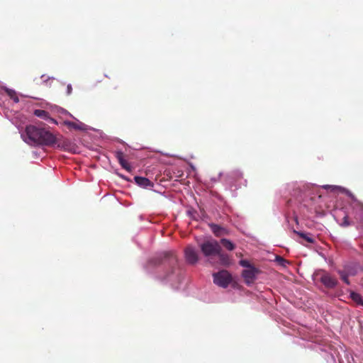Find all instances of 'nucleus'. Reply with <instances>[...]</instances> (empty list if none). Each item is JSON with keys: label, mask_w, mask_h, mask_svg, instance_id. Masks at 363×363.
<instances>
[{"label": "nucleus", "mask_w": 363, "mask_h": 363, "mask_svg": "<svg viewBox=\"0 0 363 363\" xmlns=\"http://www.w3.org/2000/svg\"><path fill=\"white\" fill-rule=\"evenodd\" d=\"M338 274L342 281L347 284H350L349 277L354 276L355 272L349 268H345L344 270H339Z\"/></svg>", "instance_id": "11"}, {"label": "nucleus", "mask_w": 363, "mask_h": 363, "mask_svg": "<svg viewBox=\"0 0 363 363\" xmlns=\"http://www.w3.org/2000/svg\"><path fill=\"white\" fill-rule=\"evenodd\" d=\"M276 260L279 262V264H280L281 265H284V264L286 263V260L282 258L281 257H279V256H277V258H276Z\"/></svg>", "instance_id": "22"}, {"label": "nucleus", "mask_w": 363, "mask_h": 363, "mask_svg": "<svg viewBox=\"0 0 363 363\" xmlns=\"http://www.w3.org/2000/svg\"><path fill=\"white\" fill-rule=\"evenodd\" d=\"M239 263L242 267H245L246 269H249L253 266L247 259H241Z\"/></svg>", "instance_id": "20"}, {"label": "nucleus", "mask_w": 363, "mask_h": 363, "mask_svg": "<svg viewBox=\"0 0 363 363\" xmlns=\"http://www.w3.org/2000/svg\"><path fill=\"white\" fill-rule=\"evenodd\" d=\"M34 115L45 120L54 121L50 117L49 113L45 110L36 109L34 111Z\"/></svg>", "instance_id": "13"}, {"label": "nucleus", "mask_w": 363, "mask_h": 363, "mask_svg": "<svg viewBox=\"0 0 363 363\" xmlns=\"http://www.w3.org/2000/svg\"><path fill=\"white\" fill-rule=\"evenodd\" d=\"M7 94L15 103H18L19 101V99L15 91L9 89L7 90Z\"/></svg>", "instance_id": "18"}, {"label": "nucleus", "mask_w": 363, "mask_h": 363, "mask_svg": "<svg viewBox=\"0 0 363 363\" xmlns=\"http://www.w3.org/2000/svg\"><path fill=\"white\" fill-rule=\"evenodd\" d=\"M115 157H116L118 162L121 165V167L127 170L128 172H131L132 167L130 164L125 159V155L122 151H116L115 152Z\"/></svg>", "instance_id": "9"}, {"label": "nucleus", "mask_w": 363, "mask_h": 363, "mask_svg": "<svg viewBox=\"0 0 363 363\" xmlns=\"http://www.w3.org/2000/svg\"><path fill=\"white\" fill-rule=\"evenodd\" d=\"M209 227L216 237H220L227 233V230L224 228L217 224L211 223L209 224Z\"/></svg>", "instance_id": "12"}, {"label": "nucleus", "mask_w": 363, "mask_h": 363, "mask_svg": "<svg viewBox=\"0 0 363 363\" xmlns=\"http://www.w3.org/2000/svg\"><path fill=\"white\" fill-rule=\"evenodd\" d=\"M161 264H167L169 269L164 274L158 275L157 279L162 282H169L173 288H178L182 280V272L176 255L173 252H164L161 255L148 261L149 265L157 266Z\"/></svg>", "instance_id": "1"}, {"label": "nucleus", "mask_w": 363, "mask_h": 363, "mask_svg": "<svg viewBox=\"0 0 363 363\" xmlns=\"http://www.w3.org/2000/svg\"><path fill=\"white\" fill-rule=\"evenodd\" d=\"M220 243L225 248L230 251L233 250L235 247V245L230 240L225 238H222Z\"/></svg>", "instance_id": "14"}, {"label": "nucleus", "mask_w": 363, "mask_h": 363, "mask_svg": "<svg viewBox=\"0 0 363 363\" xmlns=\"http://www.w3.org/2000/svg\"><path fill=\"white\" fill-rule=\"evenodd\" d=\"M288 301L292 302L293 301L291 298H288Z\"/></svg>", "instance_id": "26"}, {"label": "nucleus", "mask_w": 363, "mask_h": 363, "mask_svg": "<svg viewBox=\"0 0 363 363\" xmlns=\"http://www.w3.org/2000/svg\"><path fill=\"white\" fill-rule=\"evenodd\" d=\"M294 233H297L298 235H299V236L302 238H303L304 240H306L307 242H308L309 243H313L314 242V239L308 236L306 234L303 233H298V232H296V230H294Z\"/></svg>", "instance_id": "19"}, {"label": "nucleus", "mask_w": 363, "mask_h": 363, "mask_svg": "<svg viewBox=\"0 0 363 363\" xmlns=\"http://www.w3.org/2000/svg\"><path fill=\"white\" fill-rule=\"evenodd\" d=\"M352 208L355 211H359L363 213V203L357 201V199H354L352 203Z\"/></svg>", "instance_id": "15"}, {"label": "nucleus", "mask_w": 363, "mask_h": 363, "mask_svg": "<svg viewBox=\"0 0 363 363\" xmlns=\"http://www.w3.org/2000/svg\"><path fill=\"white\" fill-rule=\"evenodd\" d=\"M26 141L30 144L50 147L54 142L53 134L45 128L29 125L26 127Z\"/></svg>", "instance_id": "2"}, {"label": "nucleus", "mask_w": 363, "mask_h": 363, "mask_svg": "<svg viewBox=\"0 0 363 363\" xmlns=\"http://www.w3.org/2000/svg\"><path fill=\"white\" fill-rule=\"evenodd\" d=\"M184 257L186 262L189 264H195L199 261V255L191 245H188L184 250Z\"/></svg>", "instance_id": "7"}, {"label": "nucleus", "mask_w": 363, "mask_h": 363, "mask_svg": "<svg viewBox=\"0 0 363 363\" xmlns=\"http://www.w3.org/2000/svg\"><path fill=\"white\" fill-rule=\"evenodd\" d=\"M342 227H347L350 225V223L349 221V218L347 216H345L342 218V223L340 224Z\"/></svg>", "instance_id": "21"}, {"label": "nucleus", "mask_w": 363, "mask_h": 363, "mask_svg": "<svg viewBox=\"0 0 363 363\" xmlns=\"http://www.w3.org/2000/svg\"><path fill=\"white\" fill-rule=\"evenodd\" d=\"M352 301L359 306H363V296H349Z\"/></svg>", "instance_id": "17"}, {"label": "nucleus", "mask_w": 363, "mask_h": 363, "mask_svg": "<svg viewBox=\"0 0 363 363\" xmlns=\"http://www.w3.org/2000/svg\"><path fill=\"white\" fill-rule=\"evenodd\" d=\"M231 275L226 270H222L213 274V281L218 286L225 288L231 281Z\"/></svg>", "instance_id": "5"}, {"label": "nucleus", "mask_w": 363, "mask_h": 363, "mask_svg": "<svg viewBox=\"0 0 363 363\" xmlns=\"http://www.w3.org/2000/svg\"><path fill=\"white\" fill-rule=\"evenodd\" d=\"M45 77V75L41 76V79H43Z\"/></svg>", "instance_id": "27"}, {"label": "nucleus", "mask_w": 363, "mask_h": 363, "mask_svg": "<svg viewBox=\"0 0 363 363\" xmlns=\"http://www.w3.org/2000/svg\"><path fill=\"white\" fill-rule=\"evenodd\" d=\"M201 252L205 257H215L222 250L218 242L216 240H206L199 245Z\"/></svg>", "instance_id": "3"}, {"label": "nucleus", "mask_w": 363, "mask_h": 363, "mask_svg": "<svg viewBox=\"0 0 363 363\" xmlns=\"http://www.w3.org/2000/svg\"><path fill=\"white\" fill-rule=\"evenodd\" d=\"M321 283L327 288H334L337 284V280L328 273H325L320 277Z\"/></svg>", "instance_id": "8"}, {"label": "nucleus", "mask_w": 363, "mask_h": 363, "mask_svg": "<svg viewBox=\"0 0 363 363\" xmlns=\"http://www.w3.org/2000/svg\"><path fill=\"white\" fill-rule=\"evenodd\" d=\"M261 271L258 268L255 267V266H252L249 269H244L242 271V275L245 282L247 284H250L255 281L257 275Z\"/></svg>", "instance_id": "6"}, {"label": "nucleus", "mask_w": 363, "mask_h": 363, "mask_svg": "<svg viewBox=\"0 0 363 363\" xmlns=\"http://www.w3.org/2000/svg\"><path fill=\"white\" fill-rule=\"evenodd\" d=\"M205 298H206L203 300L204 302L211 303V302H216V301L215 300H211V296H205Z\"/></svg>", "instance_id": "23"}, {"label": "nucleus", "mask_w": 363, "mask_h": 363, "mask_svg": "<svg viewBox=\"0 0 363 363\" xmlns=\"http://www.w3.org/2000/svg\"><path fill=\"white\" fill-rule=\"evenodd\" d=\"M135 183L143 188L153 187V183L146 177L136 176L134 177Z\"/></svg>", "instance_id": "10"}, {"label": "nucleus", "mask_w": 363, "mask_h": 363, "mask_svg": "<svg viewBox=\"0 0 363 363\" xmlns=\"http://www.w3.org/2000/svg\"><path fill=\"white\" fill-rule=\"evenodd\" d=\"M216 256H218L219 257V259L223 264L226 265V264H229L228 256L227 255L223 253L222 250L220 251V254H218Z\"/></svg>", "instance_id": "16"}, {"label": "nucleus", "mask_w": 363, "mask_h": 363, "mask_svg": "<svg viewBox=\"0 0 363 363\" xmlns=\"http://www.w3.org/2000/svg\"><path fill=\"white\" fill-rule=\"evenodd\" d=\"M350 295H352V296H354V295H358L357 294H356L355 292L354 291H351L350 294Z\"/></svg>", "instance_id": "25"}, {"label": "nucleus", "mask_w": 363, "mask_h": 363, "mask_svg": "<svg viewBox=\"0 0 363 363\" xmlns=\"http://www.w3.org/2000/svg\"><path fill=\"white\" fill-rule=\"evenodd\" d=\"M53 140L54 142L50 145V147H56L65 151H71L72 150L73 145L71 141L61 135L57 136L53 134Z\"/></svg>", "instance_id": "4"}, {"label": "nucleus", "mask_w": 363, "mask_h": 363, "mask_svg": "<svg viewBox=\"0 0 363 363\" xmlns=\"http://www.w3.org/2000/svg\"><path fill=\"white\" fill-rule=\"evenodd\" d=\"M72 85L71 84H68L67 86V94H70L72 93Z\"/></svg>", "instance_id": "24"}, {"label": "nucleus", "mask_w": 363, "mask_h": 363, "mask_svg": "<svg viewBox=\"0 0 363 363\" xmlns=\"http://www.w3.org/2000/svg\"><path fill=\"white\" fill-rule=\"evenodd\" d=\"M296 306H297V307H302L301 306H300V305H298V304H297V305H296Z\"/></svg>", "instance_id": "28"}]
</instances>
